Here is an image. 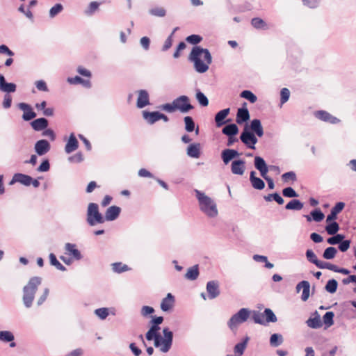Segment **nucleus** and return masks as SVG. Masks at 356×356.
Returning a JSON list of instances; mask_svg holds the SVG:
<instances>
[{"instance_id": "obj_47", "label": "nucleus", "mask_w": 356, "mask_h": 356, "mask_svg": "<svg viewBox=\"0 0 356 356\" xmlns=\"http://www.w3.org/2000/svg\"><path fill=\"white\" fill-rule=\"evenodd\" d=\"M112 269L115 273H121L129 270L127 265L123 264L121 262H116L112 264Z\"/></svg>"}, {"instance_id": "obj_48", "label": "nucleus", "mask_w": 356, "mask_h": 356, "mask_svg": "<svg viewBox=\"0 0 356 356\" xmlns=\"http://www.w3.org/2000/svg\"><path fill=\"white\" fill-rule=\"evenodd\" d=\"M282 195L285 197L296 198L299 197V194L291 186L284 188L282 190Z\"/></svg>"}, {"instance_id": "obj_8", "label": "nucleus", "mask_w": 356, "mask_h": 356, "mask_svg": "<svg viewBox=\"0 0 356 356\" xmlns=\"http://www.w3.org/2000/svg\"><path fill=\"white\" fill-rule=\"evenodd\" d=\"M105 219L99 211L98 204L96 203H90L87 210V222L90 226H94L97 223H104Z\"/></svg>"}, {"instance_id": "obj_25", "label": "nucleus", "mask_w": 356, "mask_h": 356, "mask_svg": "<svg viewBox=\"0 0 356 356\" xmlns=\"http://www.w3.org/2000/svg\"><path fill=\"white\" fill-rule=\"evenodd\" d=\"M305 217L307 222H311L313 220L319 222L324 219L325 215L320 209H315L311 211L310 215H305Z\"/></svg>"}, {"instance_id": "obj_60", "label": "nucleus", "mask_w": 356, "mask_h": 356, "mask_svg": "<svg viewBox=\"0 0 356 356\" xmlns=\"http://www.w3.org/2000/svg\"><path fill=\"white\" fill-rule=\"evenodd\" d=\"M280 102L282 104L286 103L290 97V91L286 88H283L280 91Z\"/></svg>"}, {"instance_id": "obj_16", "label": "nucleus", "mask_w": 356, "mask_h": 356, "mask_svg": "<svg viewBox=\"0 0 356 356\" xmlns=\"http://www.w3.org/2000/svg\"><path fill=\"white\" fill-rule=\"evenodd\" d=\"M245 170V161L234 160L231 164V171L234 175H243Z\"/></svg>"}, {"instance_id": "obj_29", "label": "nucleus", "mask_w": 356, "mask_h": 356, "mask_svg": "<svg viewBox=\"0 0 356 356\" xmlns=\"http://www.w3.org/2000/svg\"><path fill=\"white\" fill-rule=\"evenodd\" d=\"M304 207V204L298 199H292L284 207L286 210L300 211Z\"/></svg>"}, {"instance_id": "obj_41", "label": "nucleus", "mask_w": 356, "mask_h": 356, "mask_svg": "<svg viewBox=\"0 0 356 356\" xmlns=\"http://www.w3.org/2000/svg\"><path fill=\"white\" fill-rule=\"evenodd\" d=\"M241 97L246 99L250 103H255L257 100V96L250 90H243L240 94Z\"/></svg>"}, {"instance_id": "obj_38", "label": "nucleus", "mask_w": 356, "mask_h": 356, "mask_svg": "<svg viewBox=\"0 0 356 356\" xmlns=\"http://www.w3.org/2000/svg\"><path fill=\"white\" fill-rule=\"evenodd\" d=\"M306 323L308 327L313 329L320 328L323 325L318 315L314 318H309Z\"/></svg>"}, {"instance_id": "obj_36", "label": "nucleus", "mask_w": 356, "mask_h": 356, "mask_svg": "<svg viewBox=\"0 0 356 356\" xmlns=\"http://www.w3.org/2000/svg\"><path fill=\"white\" fill-rule=\"evenodd\" d=\"M327 225L325 226V231L329 235H334L339 230V225L334 220L327 222Z\"/></svg>"}, {"instance_id": "obj_34", "label": "nucleus", "mask_w": 356, "mask_h": 356, "mask_svg": "<svg viewBox=\"0 0 356 356\" xmlns=\"http://www.w3.org/2000/svg\"><path fill=\"white\" fill-rule=\"evenodd\" d=\"M199 274V266L198 265H195L188 269L185 277L188 280L193 281L198 277Z\"/></svg>"}, {"instance_id": "obj_9", "label": "nucleus", "mask_w": 356, "mask_h": 356, "mask_svg": "<svg viewBox=\"0 0 356 356\" xmlns=\"http://www.w3.org/2000/svg\"><path fill=\"white\" fill-rule=\"evenodd\" d=\"M250 312L247 308L241 309L237 313L232 316L227 322V325L231 330H234L237 326L247 321Z\"/></svg>"}, {"instance_id": "obj_58", "label": "nucleus", "mask_w": 356, "mask_h": 356, "mask_svg": "<svg viewBox=\"0 0 356 356\" xmlns=\"http://www.w3.org/2000/svg\"><path fill=\"white\" fill-rule=\"evenodd\" d=\"M304 285V288L302 289V293L301 296V299L303 301H306L308 300L309 297V291H310V284L309 282L301 284Z\"/></svg>"}, {"instance_id": "obj_23", "label": "nucleus", "mask_w": 356, "mask_h": 356, "mask_svg": "<svg viewBox=\"0 0 356 356\" xmlns=\"http://www.w3.org/2000/svg\"><path fill=\"white\" fill-rule=\"evenodd\" d=\"M48 124V120L44 118L35 119L31 122V127L36 131H40L47 129Z\"/></svg>"}, {"instance_id": "obj_6", "label": "nucleus", "mask_w": 356, "mask_h": 356, "mask_svg": "<svg viewBox=\"0 0 356 356\" xmlns=\"http://www.w3.org/2000/svg\"><path fill=\"white\" fill-rule=\"evenodd\" d=\"M254 134L258 137H261L264 135V129L259 119L252 120L250 127L247 124L245 126L240 135L241 141L247 147Z\"/></svg>"}, {"instance_id": "obj_18", "label": "nucleus", "mask_w": 356, "mask_h": 356, "mask_svg": "<svg viewBox=\"0 0 356 356\" xmlns=\"http://www.w3.org/2000/svg\"><path fill=\"white\" fill-rule=\"evenodd\" d=\"M138 93V97L136 103L138 108H143L150 104L149 93L147 90H140Z\"/></svg>"}, {"instance_id": "obj_56", "label": "nucleus", "mask_w": 356, "mask_h": 356, "mask_svg": "<svg viewBox=\"0 0 356 356\" xmlns=\"http://www.w3.org/2000/svg\"><path fill=\"white\" fill-rule=\"evenodd\" d=\"M149 13L152 15L162 17L166 15V11L163 8L156 7L150 9Z\"/></svg>"}, {"instance_id": "obj_12", "label": "nucleus", "mask_w": 356, "mask_h": 356, "mask_svg": "<svg viewBox=\"0 0 356 356\" xmlns=\"http://www.w3.org/2000/svg\"><path fill=\"white\" fill-rule=\"evenodd\" d=\"M241 153L234 149H225L221 152V159L225 165H227L232 159L238 157Z\"/></svg>"}, {"instance_id": "obj_13", "label": "nucleus", "mask_w": 356, "mask_h": 356, "mask_svg": "<svg viewBox=\"0 0 356 356\" xmlns=\"http://www.w3.org/2000/svg\"><path fill=\"white\" fill-rule=\"evenodd\" d=\"M207 291L209 299H214L220 295L219 284L218 281H209L207 284Z\"/></svg>"}, {"instance_id": "obj_14", "label": "nucleus", "mask_w": 356, "mask_h": 356, "mask_svg": "<svg viewBox=\"0 0 356 356\" xmlns=\"http://www.w3.org/2000/svg\"><path fill=\"white\" fill-rule=\"evenodd\" d=\"M34 149L39 156H42L50 150L51 145L47 140L42 139L35 143Z\"/></svg>"}, {"instance_id": "obj_20", "label": "nucleus", "mask_w": 356, "mask_h": 356, "mask_svg": "<svg viewBox=\"0 0 356 356\" xmlns=\"http://www.w3.org/2000/svg\"><path fill=\"white\" fill-rule=\"evenodd\" d=\"M345 204L342 202H337L334 207L332 208L330 214L327 215L326 222H329L335 220L337 214L339 213L344 208Z\"/></svg>"}, {"instance_id": "obj_43", "label": "nucleus", "mask_w": 356, "mask_h": 356, "mask_svg": "<svg viewBox=\"0 0 356 356\" xmlns=\"http://www.w3.org/2000/svg\"><path fill=\"white\" fill-rule=\"evenodd\" d=\"M49 261L51 265L55 266L58 270L61 271L66 270V268L58 261L56 255L54 253H51L49 254Z\"/></svg>"}, {"instance_id": "obj_1", "label": "nucleus", "mask_w": 356, "mask_h": 356, "mask_svg": "<svg viewBox=\"0 0 356 356\" xmlns=\"http://www.w3.org/2000/svg\"><path fill=\"white\" fill-rule=\"evenodd\" d=\"M160 325L151 324L149 330L145 334V338L147 341L154 340V345L156 348L160 347V350L163 353H167L170 350L172 345L173 332L168 327L163 329V337L159 333Z\"/></svg>"}, {"instance_id": "obj_49", "label": "nucleus", "mask_w": 356, "mask_h": 356, "mask_svg": "<svg viewBox=\"0 0 356 356\" xmlns=\"http://www.w3.org/2000/svg\"><path fill=\"white\" fill-rule=\"evenodd\" d=\"M334 314L332 312H327L323 316V321L326 327H329L334 324Z\"/></svg>"}, {"instance_id": "obj_27", "label": "nucleus", "mask_w": 356, "mask_h": 356, "mask_svg": "<svg viewBox=\"0 0 356 356\" xmlns=\"http://www.w3.org/2000/svg\"><path fill=\"white\" fill-rule=\"evenodd\" d=\"M256 172L254 171H252L250 175V180L252 187L257 190H262L265 187L264 181L255 176Z\"/></svg>"}, {"instance_id": "obj_2", "label": "nucleus", "mask_w": 356, "mask_h": 356, "mask_svg": "<svg viewBox=\"0 0 356 356\" xmlns=\"http://www.w3.org/2000/svg\"><path fill=\"white\" fill-rule=\"evenodd\" d=\"M188 58L193 62L195 71L201 74L206 72L212 63V57L209 49L200 46L193 47Z\"/></svg>"}, {"instance_id": "obj_51", "label": "nucleus", "mask_w": 356, "mask_h": 356, "mask_svg": "<svg viewBox=\"0 0 356 356\" xmlns=\"http://www.w3.org/2000/svg\"><path fill=\"white\" fill-rule=\"evenodd\" d=\"M63 10V6L58 3H56L51 9L49 10V17L54 18L57 15L61 13Z\"/></svg>"}, {"instance_id": "obj_19", "label": "nucleus", "mask_w": 356, "mask_h": 356, "mask_svg": "<svg viewBox=\"0 0 356 356\" xmlns=\"http://www.w3.org/2000/svg\"><path fill=\"white\" fill-rule=\"evenodd\" d=\"M120 212V207L118 206H111L107 209L104 218L105 220L113 221L118 218Z\"/></svg>"}, {"instance_id": "obj_32", "label": "nucleus", "mask_w": 356, "mask_h": 356, "mask_svg": "<svg viewBox=\"0 0 356 356\" xmlns=\"http://www.w3.org/2000/svg\"><path fill=\"white\" fill-rule=\"evenodd\" d=\"M67 81L71 84H82L84 87L90 88L91 82L90 80H85L79 76L74 77H69Z\"/></svg>"}, {"instance_id": "obj_62", "label": "nucleus", "mask_w": 356, "mask_h": 356, "mask_svg": "<svg viewBox=\"0 0 356 356\" xmlns=\"http://www.w3.org/2000/svg\"><path fill=\"white\" fill-rule=\"evenodd\" d=\"M338 248L341 252H346L347 251L350 245V240H342L338 244Z\"/></svg>"}, {"instance_id": "obj_35", "label": "nucleus", "mask_w": 356, "mask_h": 356, "mask_svg": "<svg viewBox=\"0 0 356 356\" xmlns=\"http://www.w3.org/2000/svg\"><path fill=\"white\" fill-rule=\"evenodd\" d=\"M248 341L249 337H246L241 342L236 343L234 348V353L238 354V356L242 355L246 348Z\"/></svg>"}, {"instance_id": "obj_26", "label": "nucleus", "mask_w": 356, "mask_h": 356, "mask_svg": "<svg viewBox=\"0 0 356 356\" xmlns=\"http://www.w3.org/2000/svg\"><path fill=\"white\" fill-rule=\"evenodd\" d=\"M79 147V142L76 138L74 134L72 133L70 134L68 141L65 145V151L66 153L70 154L75 151Z\"/></svg>"}, {"instance_id": "obj_37", "label": "nucleus", "mask_w": 356, "mask_h": 356, "mask_svg": "<svg viewBox=\"0 0 356 356\" xmlns=\"http://www.w3.org/2000/svg\"><path fill=\"white\" fill-rule=\"evenodd\" d=\"M251 24L257 29L266 30L268 29L266 22L259 17L252 18L251 20Z\"/></svg>"}, {"instance_id": "obj_5", "label": "nucleus", "mask_w": 356, "mask_h": 356, "mask_svg": "<svg viewBox=\"0 0 356 356\" xmlns=\"http://www.w3.org/2000/svg\"><path fill=\"white\" fill-rule=\"evenodd\" d=\"M195 196L199 202L200 210L208 217L214 218L218 215V209L216 204L204 193L195 189Z\"/></svg>"}, {"instance_id": "obj_55", "label": "nucleus", "mask_w": 356, "mask_h": 356, "mask_svg": "<svg viewBox=\"0 0 356 356\" xmlns=\"http://www.w3.org/2000/svg\"><path fill=\"white\" fill-rule=\"evenodd\" d=\"M202 37L199 35L192 34L186 37V40L191 44L196 45L202 42Z\"/></svg>"}, {"instance_id": "obj_11", "label": "nucleus", "mask_w": 356, "mask_h": 356, "mask_svg": "<svg viewBox=\"0 0 356 356\" xmlns=\"http://www.w3.org/2000/svg\"><path fill=\"white\" fill-rule=\"evenodd\" d=\"M18 108L24 111L22 119L24 121H30L36 117V113L29 104L22 102L18 104Z\"/></svg>"}, {"instance_id": "obj_45", "label": "nucleus", "mask_w": 356, "mask_h": 356, "mask_svg": "<svg viewBox=\"0 0 356 356\" xmlns=\"http://www.w3.org/2000/svg\"><path fill=\"white\" fill-rule=\"evenodd\" d=\"M196 99L199 104L202 106H207L209 104V99L207 96L202 92L200 90H197L195 95Z\"/></svg>"}, {"instance_id": "obj_54", "label": "nucleus", "mask_w": 356, "mask_h": 356, "mask_svg": "<svg viewBox=\"0 0 356 356\" xmlns=\"http://www.w3.org/2000/svg\"><path fill=\"white\" fill-rule=\"evenodd\" d=\"M305 255H306L307 259L310 263L314 264L316 266L318 264L319 260L318 259L316 255L315 254V253L313 252L312 250L308 249L306 251Z\"/></svg>"}, {"instance_id": "obj_33", "label": "nucleus", "mask_w": 356, "mask_h": 356, "mask_svg": "<svg viewBox=\"0 0 356 356\" xmlns=\"http://www.w3.org/2000/svg\"><path fill=\"white\" fill-rule=\"evenodd\" d=\"M76 245L72 243H67L65 244V250L69 252L75 259L80 260L82 258V255L79 250L76 248Z\"/></svg>"}, {"instance_id": "obj_24", "label": "nucleus", "mask_w": 356, "mask_h": 356, "mask_svg": "<svg viewBox=\"0 0 356 356\" xmlns=\"http://www.w3.org/2000/svg\"><path fill=\"white\" fill-rule=\"evenodd\" d=\"M175 297L172 293H168L165 298L162 300L161 309L163 312L169 311L174 305Z\"/></svg>"}, {"instance_id": "obj_61", "label": "nucleus", "mask_w": 356, "mask_h": 356, "mask_svg": "<svg viewBox=\"0 0 356 356\" xmlns=\"http://www.w3.org/2000/svg\"><path fill=\"white\" fill-rule=\"evenodd\" d=\"M282 178L284 182H287L289 180H291L292 181H296L297 180L296 174L293 171H289L284 173L282 175Z\"/></svg>"}, {"instance_id": "obj_44", "label": "nucleus", "mask_w": 356, "mask_h": 356, "mask_svg": "<svg viewBox=\"0 0 356 356\" xmlns=\"http://www.w3.org/2000/svg\"><path fill=\"white\" fill-rule=\"evenodd\" d=\"M14 339V334L10 331H0V341L7 343L13 341Z\"/></svg>"}, {"instance_id": "obj_21", "label": "nucleus", "mask_w": 356, "mask_h": 356, "mask_svg": "<svg viewBox=\"0 0 356 356\" xmlns=\"http://www.w3.org/2000/svg\"><path fill=\"white\" fill-rule=\"evenodd\" d=\"M16 84L13 83H8L3 75L0 74V90L7 93L14 92L16 91Z\"/></svg>"}, {"instance_id": "obj_59", "label": "nucleus", "mask_w": 356, "mask_h": 356, "mask_svg": "<svg viewBox=\"0 0 356 356\" xmlns=\"http://www.w3.org/2000/svg\"><path fill=\"white\" fill-rule=\"evenodd\" d=\"M95 314L102 320L105 319L108 316V309L106 307H102L95 309Z\"/></svg>"}, {"instance_id": "obj_28", "label": "nucleus", "mask_w": 356, "mask_h": 356, "mask_svg": "<svg viewBox=\"0 0 356 356\" xmlns=\"http://www.w3.org/2000/svg\"><path fill=\"white\" fill-rule=\"evenodd\" d=\"M143 117L149 124H153L159 120V111H143Z\"/></svg>"}, {"instance_id": "obj_7", "label": "nucleus", "mask_w": 356, "mask_h": 356, "mask_svg": "<svg viewBox=\"0 0 356 356\" xmlns=\"http://www.w3.org/2000/svg\"><path fill=\"white\" fill-rule=\"evenodd\" d=\"M252 318L255 323L266 325L269 323H275L277 319L274 312L269 308H266L264 313L254 311Z\"/></svg>"}, {"instance_id": "obj_3", "label": "nucleus", "mask_w": 356, "mask_h": 356, "mask_svg": "<svg viewBox=\"0 0 356 356\" xmlns=\"http://www.w3.org/2000/svg\"><path fill=\"white\" fill-rule=\"evenodd\" d=\"M160 108L168 113L179 111L182 113H187L193 110L194 106L190 103V99L188 96L181 95L175 99L171 104H163Z\"/></svg>"}, {"instance_id": "obj_50", "label": "nucleus", "mask_w": 356, "mask_h": 356, "mask_svg": "<svg viewBox=\"0 0 356 356\" xmlns=\"http://www.w3.org/2000/svg\"><path fill=\"white\" fill-rule=\"evenodd\" d=\"M332 236L327 239V243L330 245H337L339 244L341 241L343 240L345 236L341 234H335L334 235H331Z\"/></svg>"}, {"instance_id": "obj_30", "label": "nucleus", "mask_w": 356, "mask_h": 356, "mask_svg": "<svg viewBox=\"0 0 356 356\" xmlns=\"http://www.w3.org/2000/svg\"><path fill=\"white\" fill-rule=\"evenodd\" d=\"M222 133L227 136H234L238 133V127L236 124H229L222 128Z\"/></svg>"}, {"instance_id": "obj_64", "label": "nucleus", "mask_w": 356, "mask_h": 356, "mask_svg": "<svg viewBox=\"0 0 356 356\" xmlns=\"http://www.w3.org/2000/svg\"><path fill=\"white\" fill-rule=\"evenodd\" d=\"M35 84L40 91L47 92L49 90L47 83L43 80L37 81Z\"/></svg>"}, {"instance_id": "obj_52", "label": "nucleus", "mask_w": 356, "mask_h": 356, "mask_svg": "<svg viewBox=\"0 0 356 356\" xmlns=\"http://www.w3.org/2000/svg\"><path fill=\"white\" fill-rule=\"evenodd\" d=\"M254 166L258 170L268 168L265 160L259 156L254 157Z\"/></svg>"}, {"instance_id": "obj_4", "label": "nucleus", "mask_w": 356, "mask_h": 356, "mask_svg": "<svg viewBox=\"0 0 356 356\" xmlns=\"http://www.w3.org/2000/svg\"><path fill=\"white\" fill-rule=\"evenodd\" d=\"M41 283L42 278L40 277L35 276L31 277L28 284L24 286L22 300L26 308H30L32 306L35 295Z\"/></svg>"}, {"instance_id": "obj_22", "label": "nucleus", "mask_w": 356, "mask_h": 356, "mask_svg": "<svg viewBox=\"0 0 356 356\" xmlns=\"http://www.w3.org/2000/svg\"><path fill=\"white\" fill-rule=\"evenodd\" d=\"M230 108H225L218 112L215 115V122L217 127H220L226 123L225 118L229 114Z\"/></svg>"}, {"instance_id": "obj_57", "label": "nucleus", "mask_w": 356, "mask_h": 356, "mask_svg": "<svg viewBox=\"0 0 356 356\" xmlns=\"http://www.w3.org/2000/svg\"><path fill=\"white\" fill-rule=\"evenodd\" d=\"M337 265L319 260L316 266L320 269H329L334 272Z\"/></svg>"}, {"instance_id": "obj_10", "label": "nucleus", "mask_w": 356, "mask_h": 356, "mask_svg": "<svg viewBox=\"0 0 356 356\" xmlns=\"http://www.w3.org/2000/svg\"><path fill=\"white\" fill-rule=\"evenodd\" d=\"M246 106L247 103L244 102L242 107L237 111L236 121L238 124H242L250 119V113Z\"/></svg>"}, {"instance_id": "obj_63", "label": "nucleus", "mask_w": 356, "mask_h": 356, "mask_svg": "<svg viewBox=\"0 0 356 356\" xmlns=\"http://www.w3.org/2000/svg\"><path fill=\"white\" fill-rule=\"evenodd\" d=\"M50 164L48 159H44L37 168L38 172H47L49 170Z\"/></svg>"}, {"instance_id": "obj_17", "label": "nucleus", "mask_w": 356, "mask_h": 356, "mask_svg": "<svg viewBox=\"0 0 356 356\" xmlns=\"http://www.w3.org/2000/svg\"><path fill=\"white\" fill-rule=\"evenodd\" d=\"M33 181V178L27 175L22 173H16L13 177L12 180L10 182V184H13L15 182H19L26 186H29L31 185V181Z\"/></svg>"}, {"instance_id": "obj_46", "label": "nucleus", "mask_w": 356, "mask_h": 356, "mask_svg": "<svg viewBox=\"0 0 356 356\" xmlns=\"http://www.w3.org/2000/svg\"><path fill=\"white\" fill-rule=\"evenodd\" d=\"M185 123V129L187 132H192L195 130V122L192 117L186 116L184 118Z\"/></svg>"}, {"instance_id": "obj_42", "label": "nucleus", "mask_w": 356, "mask_h": 356, "mask_svg": "<svg viewBox=\"0 0 356 356\" xmlns=\"http://www.w3.org/2000/svg\"><path fill=\"white\" fill-rule=\"evenodd\" d=\"M337 253V250L334 247H328L324 250L323 257L325 259L330 260L335 257Z\"/></svg>"}, {"instance_id": "obj_40", "label": "nucleus", "mask_w": 356, "mask_h": 356, "mask_svg": "<svg viewBox=\"0 0 356 356\" xmlns=\"http://www.w3.org/2000/svg\"><path fill=\"white\" fill-rule=\"evenodd\" d=\"M283 342V337L282 334L275 333L273 334L270 337V344L273 347H277L281 345Z\"/></svg>"}, {"instance_id": "obj_53", "label": "nucleus", "mask_w": 356, "mask_h": 356, "mask_svg": "<svg viewBox=\"0 0 356 356\" xmlns=\"http://www.w3.org/2000/svg\"><path fill=\"white\" fill-rule=\"evenodd\" d=\"M100 6V3L97 1H92L88 5L87 9L85 11V13L87 15H92L99 8Z\"/></svg>"}, {"instance_id": "obj_31", "label": "nucleus", "mask_w": 356, "mask_h": 356, "mask_svg": "<svg viewBox=\"0 0 356 356\" xmlns=\"http://www.w3.org/2000/svg\"><path fill=\"white\" fill-rule=\"evenodd\" d=\"M199 143L191 144L187 148V154L191 158H199L200 156V149Z\"/></svg>"}, {"instance_id": "obj_15", "label": "nucleus", "mask_w": 356, "mask_h": 356, "mask_svg": "<svg viewBox=\"0 0 356 356\" xmlns=\"http://www.w3.org/2000/svg\"><path fill=\"white\" fill-rule=\"evenodd\" d=\"M315 117L323 122H329L330 124H337L340 121L337 118L323 110L316 111L315 113Z\"/></svg>"}, {"instance_id": "obj_39", "label": "nucleus", "mask_w": 356, "mask_h": 356, "mask_svg": "<svg viewBox=\"0 0 356 356\" xmlns=\"http://www.w3.org/2000/svg\"><path fill=\"white\" fill-rule=\"evenodd\" d=\"M337 281L334 279H331L327 282V284L325 286V289L327 292L330 293H334L337 290Z\"/></svg>"}]
</instances>
